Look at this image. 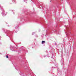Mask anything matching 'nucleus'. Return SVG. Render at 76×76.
<instances>
[{
  "instance_id": "f257e3e1",
  "label": "nucleus",
  "mask_w": 76,
  "mask_h": 76,
  "mask_svg": "<svg viewBox=\"0 0 76 76\" xmlns=\"http://www.w3.org/2000/svg\"><path fill=\"white\" fill-rule=\"evenodd\" d=\"M23 67L24 69L28 70V72H27L28 73V76H35L34 75V74L32 70L29 68V67L28 66V62L26 61V63L24 64L23 65Z\"/></svg>"
},
{
  "instance_id": "f03ea898",
  "label": "nucleus",
  "mask_w": 76,
  "mask_h": 76,
  "mask_svg": "<svg viewBox=\"0 0 76 76\" xmlns=\"http://www.w3.org/2000/svg\"><path fill=\"white\" fill-rule=\"evenodd\" d=\"M2 30L3 31H4L5 34H6L7 36H8L10 38L11 41L13 42V40L12 39V34L13 32L11 31L8 30H5L4 28H2Z\"/></svg>"
},
{
  "instance_id": "7ed1b4c3",
  "label": "nucleus",
  "mask_w": 76,
  "mask_h": 76,
  "mask_svg": "<svg viewBox=\"0 0 76 76\" xmlns=\"http://www.w3.org/2000/svg\"><path fill=\"white\" fill-rule=\"evenodd\" d=\"M20 21H22V22H32V20L29 19L26 17H21L20 18Z\"/></svg>"
},
{
  "instance_id": "20e7f679",
  "label": "nucleus",
  "mask_w": 76,
  "mask_h": 76,
  "mask_svg": "<svg viewBox=\"0 0 76 76\" xmlns=\"http://www.w3.org/2000/svg\"><path fill=\"white\" fill-rule=\"evenodd\" d=\"M0 10L2 12L1 13L2 16H6V14H7V13L6 12V13H5V11H4V9H3V6L0 4Z\"/></svg>"
},
{
  "instance_id": "39448f33",
  "label": "nucleus",
  "mask_w": 76,
  "mask_h": 76,
  "mask_svg": "<svg viewBox=\"0 0 76 76\" xmlns=\"http://www.w3.org/2000/svg\"><path fill=\"white\" fill-rule=\"evenodd\" d=\"M35 22L37 23H40V24H42L43 23H44V20L42 19H41L40 20L38 19H35L34 20Z\"/></svg>"
},
{
  "instance_id": "423d86ee",
  "label": "nucleus",
  "mask_w": 76,
  "mask_h": 76,
  "mask_svg": "<svg viewBox=\"0 0 76 76\" xmlns=\"http://www.w3.org/2000/svg\"><path fill=\"white\" fill-rule=\"evenodd\" d=\"M46 31L47 32V33L46 34L45 36H47V35H48V33H49V34H50V32H56V34H60L59 33V32L57 31V30H53V29H51V30H49V31L47 32V30Z\"/></svg>"
},
{
  "instance_id": "0eeeda50",
  "label": "nucleus",
  "mask_w": 76,
  "mask_h": 76,
  "mask_svg": "<svg viewBox=\"0 0 76 76\" xmlns=\"http://www.w3.org/2000/svg\"><path fill=\"white\" fill-rule=\"evenodd\" d=\"M65 27L66 28V31L65 32L67 36L70 35V34L71 33L70 31H69V28L67 26H65Z\"/></svg>"
},
{
  "instance_id": "6e6552de",
  "label": "nucleus",
  "mask_w": 76,
  "mask_h": 76,
  "mask_svg": "<svg viewBox=\"0 0 76 76\" xmlns=\"http://www.w3.org/2000/svg\"><path fill=\"white\" fill-rule=\"evenodd\" d=\"M18 73L20 75H21V76H27L25 74L24 75V72L23 71H20V70H19Z\"/></svg>"
},
{
  "instance_id": "1a4fd4ad",
  "label": "nucleus",
  "mask_w": 76,
  "mask_h": 76,
  "mask_svg": "<svg viewBox=\"0 0 76 76\" xmlns=\"http://www.w3.org/2000/svg\"><path fill=\"white\" fill-rule=\"evenodd\" d=\"M61 63L62 65V66L63 67V65H64V59H63V57L61 58Z\"/></svg>"
},
{
  "instance_id": "9d476101",
  "label": "nucleus",
  "mask_w": 76,
  "mask_h": 76,
  "mask_svg": "<svg viewBox=\"0 0 76 76\" xmlns=\"http://www.w3.org/2000/svg\"><path fill=\"white\" fill-rule=\"evenodd\" d=\"M10 48L11 50H12V51H15V49H14V48H15V47L14 46H12L10 45Z\"/></svg>"
},
{
  "instance_id": "9b49d317",
  "label": "nucleus",
  "mask_w": 76,
  "mask_h": 76,
  "mask_svg": "<svg viewBox=\"0 0 76 76\" xmlns=\"http://www.w3.org/2000/svg\"><path fill=\"white\" fill-rule=\"evenodd\" d=\"M31 12H25V13L26 14V15H30V16H31V15L30 14H31Z\"/></svg>"
},
{
  "instance_id": "f8f14e48",
  "label": "nucleus",
  "mask_w": 76,
  "mask_h": 76,
  "mask_svg": "<svg viewBox=\"0 0 76 76\" xmlns=\"http://www.w3.org/2000/svg\"><path fill=\"white\" fill-rule=\"evenodd\" d=\"M42 3H40V4H39L38 5V6H39V7H40V8H42Z\"/></svg>"
},
{
  "instance_id": "ddd939ff",
  "label": "nucleus",
  "mask_w": 76,
  "mask_h": 76,
  "mask_svg": "<svg viewBox=\"0 0 76 76\" xmlns=\"http://www.w3.org/2000/svg\"><path fill=\"white\" fill-rule=\"evenodd\" d=\"M15 68L17 70H19L20 68L19 67V66H15Z\"/></svg>"
},
{
  "instance_id": "4468645a",
  "label": "nucleus",
  "mask_w": 76,
  "mask_h": 76,
  "mask_svg": "<svg viewBox=\"0 0 76 76\" xmlns=\"http://www.w3.org/2000/svg\"><path fill=\"white\" fill-rule=\"evenodd\" d=\"M58 73L57 74V76H58V75H60V76L61 75V72H59V71H58Z\"/></svg>"
},
{
  "instance_id": "2eb2a0df",
  "label": "nucleus",
  "mask_w": 76,
  "mask_h": 76,
  "mask_svg": "<svg viewBox=\"0 0 76 76\" xmlns=\"http://www.w3.org/2000/svg\"><path fill=\"white\" fill-rule=\"evenodd\" d=\"M12 2H13V3H15V4H16V1L15 0H12Z\"/></svg>"
},
{
  "instance_id": "dca6fc26",
  "label": "nucleus",
  "mask_w": 76,
  "mask_h": 76,
  "mask_svg": "<svg viewBox=\"0 0 76 76\" xmlns=\"http://www.w3.org/2000/svg\"><path fill=\"white\" fill-rule=\"evenodd\" d=\"M52 57L54 59V60H56V57H55V56H52Z\"/></svg>"
},
{
  "instance_id": "f3484780",
  "label": "nucleus",
  "mask_w": 76,
  "mask_h": 76,
  "mask_svg": "<svg viewBox=\"0 0 76 76\" xmlns=\"http://www.w3.org/2000/svg\"><path fill=\"white\" fill-rule=\"evenodd\" d=\"M65 45H66V44H65V43H64L63 44H62V47H65Z\"/></svg>"
},
{
  "instance_id": "a211bd4d",
  "label": "nucleus",
  "mask_w": 76,
  "mask_h": 76,
  "mask_svg": "<svg viewBox=\"0 0 76 76\" xmlns=\"http://www.w3.org/2000/svg\"><path fill=\"white\" fill-rule=\"evenodd\" d=\"M9 54H7V55H6V58H9Z\"/></svg>"
},
{
  "instance_id": "6ab92c4d",
  "label": "nucleus",
  "mask_w": 76,
  "mask_h": 76,
  "mask_svg": "<svg viewBox=\"0 0 76 76\" xmlns=\"http://www.w3.org/2000/svg\"><path fill=\"white\" fill-rule=\"evenodd\" d=\"M45 41H42V44H44V43H45Z\"/></svg>"
},
{
  "instance_id": "aec40b11",
  "label": "nucleus",
  "mask_w": 76,
  "mask_h": 76,
  "mask_svg": "<svg viewBox=\"0 0 76 76\" xmlns=\"http://www.w3.org/2000/svg\"><path fill=\"white\" fill-rule=\"evenodd\" d=\"M20 48H21V50H22V49L23 50H24L25 49H26V48H23V47H21Z\"/></svg>"
},
{
  "instance_id": "412c9836",
  "label": "nucleus",
  "mask_w": 76,
  "mask_h": 76,
  "mask_svg": "<svg viewBox=\"0 0 76 76\" xmlns=\"http://www.w3.org/2000/svg\"><path fill=\"white\" fill-rule=\"evenodd\" d=\"M55 68H57L58 67V66H57V64H55Z\"/></svg>"
},
{
  "instance_id": "4be33fe9",
  "label": "nucleus",
  "mask_w": 76,
  "mask_h": 76,
  "mask_svg": "<svg viewBox=\"0 0 76 76\" xmlns=\"http://www.w3.org/2000/svg\"><path fill=\"white\" fill-rule=\"evenodd\" d=\"M19 28V26H17L15 27V29H18Z\"/></svg>"
},
{
  "instance_id": "5701e85b",
  "label": "nucleus",
  "mask_w": 76,
  "mask_h": 76,
  "mask_svg": "<svg viewBox=\"0 0 76 76\" xmlns=\"http://www.w3.org/2000/svg\"><path fill=\"white\" fill-rule=\"evenodd\" d=\"M35 32H33L32 33V35H34V34H35Z\"/></svg>"
},
{
  "instance_id": "b1692460",
  "label": "nucleus",
  "mask_w": 76,
  "mask_h": 76,
  "mask_svg": "<svg viewBox=\"0 0 76 76\" xmlns=\"http://www.w3.org/2000/svg\"><path fill=\"white\" fill-rule=\"evenodd\" d=\"M35 37H36L38 38V35H35Z\"/></svg>"
},
{
  "instance_id": "393cba45",
  "label": "nucleus",
  "mask_w": 76,
  "mask_h": 76,
  "mask_svg": "<svg viewBox=\"0 0 76 76\" xmlns=\"http://www.w3.org/2000/svg\"><path fill=\"white\" fill-rule=\"evenodd\" d=\"M1 36H0V40H1ZM0 44H1V43L0 42Z\"/></svg>"
},
{
  "instance_id": "a878e982",
  "label": "nucleus",
  "mask_w": 76,
  "mask_h": 76,
  "mask_svg": "<svg viewBox=\"0 0 76 76\" xmlns=\"http://www.w3.org/2000/svg\"><path fill=\"white\" fill-rule=\"evenodd\" d=\"M55 67H52V68H51V69H52V70H53V69H54V68Z\"/></svg>"
},
{
  "instance_id": "bb28decb",
  "label": "nucleus",
  "mask_w": 76,
  "mask_h": 76,
  "mask_svg": "<svg viewBox=\"0 0 76 76\" xmlns=\"http://www.w3.org/2000/svg\"><path fill=\"white\" fill-rule=\"evenodd\" d=\"M23 1L24 2H25L26 1H27V0H23Z\"/></svg>"
},
{
  "instance_id": "cd10ccee",
  "label": "nucleus",
  "mask_w": 76,
  "mask_h": 76,
  "mask_svg": "<svg viewBox=\"0 0 76 76\" xmlns=\"http://www.w3.org/2000/svg\"><path fill=\"white\" fill-rule=\"evenodd\" d=\"M47 56L48 58H49L50 57V56H49V55H47Z\"/></svg>"
},
{
  "instance_id": "c85d7f7f",
  "label": "nucleus",
  "mask_w": 76,
  "mask_h": 76,
  "mask_svg": "<svg viewBox=\"0 0 76 76\" xmlns=\"http://www.w3.org/2000/svg\"><path fill=\"white\" fill-rule=\"evenodd\" d=\"M43 57H46V56H44Z\"/></svg>"
},
{
  "instance_id": "c756f323",
  "label": "nucleus",
  "mask_w": 76,
  "mask_h": 76,
  "mask_svg": "<svg viewBox=\"0 0 76 76\" xmlns=\"http://www.w3.org/2000/svg\"><path fill=\"white\" fill-rule=\"evenodd\" d=\"M63 41L64 42L65 41V40L63 39Z\"/></svg>"
},
{
  "instance_id": "7c9ffc66",
  "label": "nucleus",
  "mask_w": 76,
  "mask_h": 76,
  "mask_svg": "<svg viewBox=\"0 0 76 76\" xmlns=\"http://www.w3.org/2000/svg\"><path fill=\"white\" fill-rule=\"evenodd\" d=\"M17 32H18V31H15V33H17Z\"/></svg>"
},
{
  "instance_id": "2f4dec72",
  "label": "nucleus",
  "mask_w": 76,
  "mask_h": 76,
  "mask_svg": "<svg viewBox=\"0 0 76 76\" xmlns=\"http://www.w3.org/2000/svg\"><path fill=\"white\" fill-rule=\"evenodd\" d=\"M8 26H9V27L10 26V25H8Z\"/></svg>"
},
{
  "instance_id": "473e14b6",
  "label": "nucleus",
  "mask_w": 76,
  "mask_h": 76,
  "mask_svg": "<svg viewBox=\"0 0 76 76\" xmlns=\"http://www.w3.org/2000/svg\"><path fill=\"white\" fill-rule=\"evenodd\" d=\"M12 4V3H10L9 4Z\"/></svg>"
},
{
  "instance_id": "72a5a7b5",
  "label": "nucleus",
  "mask_w": 76,
  "mask_h": 76,
  "mask_svg": "<svg viewBox=\"0 0 76 76\" xmlns=\"http://www.w3.org/2000/svg\"><path fill=\"white\" fill-rule=\"evenodd\" d=\"M23 59H25V58H23Z\"/></svg>"
},
{
  "instance_id": "f704fd0d",
  "label": "nucleus",
  "mask_w": 76,
  "mask_h": 76,
  "mask_svg": "<svg viewBox=\"0 0 76 76\" xmlns=\"http://www.w3.org/2000/svg\"><path fill=\"white\" fill-rule=\"evenodd\" d=\"M15 14H14V12H13V15H14Z\"/></svg>"
},
{
  "instance_id": "c9c22d12",
  "label": "nucleus",
  "mask_w": 76,
  "mask_h": 76,
  "mask_svg": "<svg viewBox=\"0 0 76 76\" xmlns=\"http://www.w3.org/2000/svg\"><path fill=\"white\" fill-rule=\"evenodd\" d=\"M34 40L35 41L36 40V39H35Z\"/></svg>"
},
{
  "instance_id": "e433bc0d",
  "label": "nucleus",
  "mask_w": 76,
  "mask_h": 76,
  "mask_svg": "<svg viewBox=\"0 0 76 76\" xmlns=\"http://www.w3.org/2000/svg\"><path fill=\"white\" fill-rule=\"evenodd\" d=\"M57 26H58V25H57V26H56V27H57Z\"/></svg>"
},
{
  "instance_id": "4c0bfd02",
  "label": "nucleus",
  "mask_w": 76,
  "mask_h": 76,
  "mask_svg": "<svg viewBox=\"0 0 76 76\" xmlns=\"http://www.w3.org/2000/svg\"><path fill=\"white\" fill-rule=\"evenodd\" d=\"M26 3H27V2H26Z\"/></svg>"
},
{
  "instance_id": "58836bf2",
  "label": "nucleus",
  "mask_w": 76,
  "mask_h": 76,
  "mask_svg": "<svg viewBox=\"0 0 76 76\" xmlns=\"http://www.w3.org/2000/svg\"><path fill=\"white\" fill-rule=\"evenodd\" d=\"M51 1H50V2H51Z\"/></svg>"
},
{
  "instance_id": "ea45409f",
  "label": "nucleus",
  "mask_w": 76,
  "mask_h": 76,
  "mask_svg": "<svg viewBox=\"0 0 76 76\" xmlns=\"http://www.w3.org/2000/svg\"><path fill=\"white\" fill-rule=\"evenodd\" d=\"M7 24V23H6Z\"/></svg>"
},
{
  "instance_id": "a19ab883",
  "label": "nucleus",
  "mask_w": 76,
  "mask_h": 76,
  "mask_svg": "<svg viewBox=\"0 0 76 76\" xmlns=\"http://www.w3.org/2000/svg\"><path fill=\"white\" fill-rule=\"evenodd\" d=\"M64 31H66V30L65 29Z\"/></svg>"
},
{
  "instance_id": "79ce46f5",
  "label": "nucleus",
  "mask_w": 76,
  "mask_h": 76,
  "mask_svg": "<svg viewBox=\"0 0 76 76\" xmlns=\"http://www.w3.org/2000/svg\"><path fill=\"white\" fill-rule=\"evenodd\" d=\"M14 66H15V65H14Z\"/></svg>"
},
{
  "instance_id": "37998d69",
  "label": "nucleus",
  "mask_w": 76,
  "mask_h": 76,
  "mask_svg": "<svg viewBox=\"0 0 76 76\" xmlns=\"http://www.w3.org/2000/svg\"><path fill=\"white\" fill-rule=\"evenodd\" d=\"M31 0V1H32V0Z\"/></svg>"
}]
</instances>
